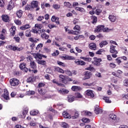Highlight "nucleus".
Segmentation results:
<instances>
[{
	"instance_id": "nucleus-57",
	"label": "nucleus",
	"mask_w": 128,
	"mask_h": 128,
	"mask_svg": "<svg viewBox=\"0 0 128 128\" xmlns=\"http://www.w3.org/2000/svg\"><path fill=\"white\" fill-rule=\"evenodd\" d=\"M59 66H66V64H64V63L62 62H60V61H58L57 62Z\"/></svg>"
},
{
	"instance_id": "nucleus-60",
	"label": "nucleus",
	"mask_w": 128,
	"mask_h": 128,
	"mask_svg": "<svg viewBox=\"0 0 128 128\" xmlns=\"http://www.w3.org/2000/svg\"><path fill=\"white\" fill-rule=\"evenodd\" d=\"M78 112H75L74 116H72V118L74 120V118H78Z\"/></svg>"
},
{
	"instance_id": "nucleus-14",
	"label": "nucleus",
	"mask_w": 128,
	"mask_h": 128,
	"mask_svg": "<svg viewBox=\"0 0 128 128\" xmlns=\"http://www.w3.org/2000/svg\"><path fill=\"white\" fill-rule=\"evenodd\" d=\"M85 93L86 94V96H88L91 98H94V92L92 90H87L86 91Z\"/></svg>"
},
{
	"instance_id": "nucleus-40",
	"label": "nucleus",
	"mask_w": 128,
	"mask_h": 128,
	"mask_svg": "<svg viewBox=\"0 0 128 128\" xmlns=\"http://www.w3.org/2000/svg\"><path fill=\"white\" fill-rule=\"evenodd\" d=\"M8 48H10V50H18V48L16 46L10 45L8 46Z\"/></svg>"
},
{
	"instance_id": "nucleus-24",
	"label": "nucleus",
	"mask_w": 128,
	"mask_h": 128,
	"mask_svg": "<svg viewBox=\"0 0 128 128\" xmlns=\"http://www.w3.org/2000/svg\"><path fill=\"white\" fill-rule=\"evenodd\" d=\"M62 116L65 118H72L70 114H68L66 112H63Z\"/></svg>"
},
{
	"instance_id": "nucleus-28",
	"label": "nucleus",
	"mask_w": 128,
	"mask_h": 128,
	"mask_svg": "<svg viewBox=\"0 0 128 128\" xmlns=\"http://www.w3.org/2000/svg\"><path fill=\"white\" fill-rule=\"evenodd\" d=\"M94 110L96 114H99L102 112V110L98 108H96Z\"/></svg>"
},
{
	"instance_id": "nucleus-30",
	"label": "nucleus",
	"mask_w": 128,
	"mask_h": 128,
	"mask_svg": "<svg viewBox=\"0 0 128 128\" xmlns=\"http://www.w3.org/2000/svg\"><path fill=\"white\" fill-rule=\"evenodd\" d=\"M30 66L32 68H33V70L36 68V63H34V61H30Z\"/></svg>"
},
{
	"instance_id": "nucleus-53",
	"label": "nucleus",
	"mask_w": 128,
	"mask_h": 128,
	"mask_svg": "<svg viewBox=\"0 0 128 128\" xmlns=\"http://www.w3.org/2000/svg\"><path fill=\"white\" fill-rule=\"evenodd\" d=\"M62 128H68V124H66L64 122H63L62 123Z\"/></svg>"
},
{
	"instance_id": "nucleus-49",
	"label": "nucleus",
	"mask_w": 128,
	"mask_h": 128,
	"mask_svg": "<svg viewBox=\"0 0 128 128\" xmlns=\"http://www.w3.org/2000/svg\"><path fill=\"white\" fill-rule=\"evenodd\" d=\"M38 64H42V66H44V64H46V60H38Z\"/></svg>"
},
{
	"instance_id": "nucleus-37",
	"label": "nucleus",
	"mask_w": 128,
	"mask_h": 128,
	"mask_svg": "<svg viewBox=\"0 0 128 128\" xmlns=\"http://www.w3.org/2000/svg\"><path fill=\"white\" fill-rule=\"evenodd\" d=\"M25 36H27V38H30V36H32V34H30V30H28L25 32Z\"/></svg>"
},
{
	"instance_id": "nucleus-47",
	"label": "nucleus",
	"mask_w": 128,
	"mask_h": 128,
	"mask_svg": "<svg viewBox=\"0 0 128 128\" xmlns=\"http://www.w3.org/2000/svg\"><path fill=\"white\" fill-rule=\"evenodd\" d=\"M75 96L77 98H82V95L80 92H77L75 94Z\"/></svg>"
},
{
	"instance_id": "nucleus-63",
	"label": "nucleus",
	"mask_w": 128,
	"mask_h": 128,
	"mask_svg": "<svg viewBox=\"0 0 128 128\" xmlns=\"http://www.w3.org/2000/svg\"><path fill=\"white\" fill-rule=\"evenodd\" d=\"M74 30H80V27L78 25H76L74 28Z\"/></svg>"
},
{
	"instance_id": "nucleus-2",
	"label": "nucleus",
	"mask_w": 128,
	"mask_h": 128,
	"mask_svg": "<svg viewBox=\"0 0 128 128\" xmlns=\"http://www.w3.org/2000/svg\"><path fill=\"white\" fill-rule=\"evenodd\" d=\"M10 82L12 86H16L20 84V81L16 78H12L10 80Z\"/></svg>"
},
{
	"instance_id": "nucleus-5",
	"label": "nucleus",
	"mask_w": 128,
	"mask_h": 128,
	"mask_svg": "<svg viewBox=\"0 0 128 128\" xmlns=\"http://www.w3.org/2000/svg\"><path fill=\"white\" fill-rule=\"evenodd\" d=\"M108 120L111 122H116V115L112 114H110L108 116Z\"/></svg>"
},
{
	"instance_id": "nucleus-62",
	"label": "nucleus",
	"mask_w": 128,
	"mask_h": 128,
	"mask_svg": "<svg viewBox=\"0 0 128 128\" xmlns=\"http://www.w3.org/2000/svg\"><path fill=\"white\" fill-rule=\"evenodd\" d=\"M102 12V10L98 8L96 9V14H98H98H100V13Z\"/></svg>"
},
{
	"instance_id": "nucleus-59",
	"label": "nucleus",
	"mask_w": 128,
	"mask_h": 128,
	"mask_svg": "<svg viewBox=\"0 0 128 128\" xmlns=\"http://www.w3.org/2000/svg\"><path fill=\"white\" fill-rule=\"evenodd\" d=\"M124 86H128V79H126L124 80Z\"/></svg>"
},
{
	"instance_id": "nucleus-29",
	"label": "nucleus",
	"mask_w": 128,
	"mask_h": 128,
	"mask_svg": "<svg viewBox=\"0 0 128 128\" xmlns=\"http://www.w3.org/2000/svg\"><path fill=\"white\" fill-rule=\"evenodd\" d=\"M36 78L32 76L27 78L26 82H34Z\"/></svg>"
},
{
	"instance_id": "nucleus-6",
	"label": "nucleus",
	"mask_w": 128,
	"mask_h": 128,
	"mask_svg": "<svg viewBox=\"0 0 128 128\" xmlns=\"http://www.w3.org/2000/svg\"><path fill=\"white\" fill-rule=\"evenodd\" d=\"M45 84L44 83H42V82H40L38 84V88H38V92H39V94H42V95H44V92L42 91V88H42L44 86Z\"/></svg>"
},
{
	"instance_id": "nucleus-26",
	"label": "nucleus",
	"mask_w": 128,
	"mask_h": 128,
	"mask_svg": "<svg viewBox=\"0 0 128 128\" xmlns=\"http://www.w3.org/2000/svg\"><path fill=\"white\" fill-rule=\"evenodd\" d=\"M100 62H102V60L100 58H96L94 59V64L96 66H100Z\"/></svg>"
},
{
	"instance_id": "nucleus-12",
	"label": "nucleus",
	"mask_w": 128,
	"mask_h": 128,
	"mask_svg": "<svg viewBox=\"0 0 128 128\" xmlns=\"http://www.w3.org/2000/svg\"><path fill=\"white\" fill-rule=\"evenodd\" d=\"M20 70H24L26 72H28V68H26V64H24V63H22L20 65Z\"/></svg>"
},
{
	"instance_id": "nucleus-58",
	"label": "nucleus",
	"mask_w": 128,
	"mask_h": 128,
	"mask_svg": "<svg viewBox=\"0 0 128 128\" xmlns=\"http://www.w3.org/2000/svg\"><path fill=\"white\" fill-rule=\"evenodd\" d=\"M82 122H90V121L88 118H83L82 119Z\"/></svg>"
},
{
	"instance_id": "nucleus-7",
	"label": "nucleus",
	"mask_w": 128,
	"mask_h": 128,
	"mask_svg": "<svg viewBox=\"0 0 128 128\" xmlns=\"http://www.w3.org/2000/svg\"><path fill=\"white\" fill-rule=\"evenodd\" d=\"M16 26H12V27L10 29V36H14V34H16Z\"/></svg>"
},
{
	"instance_id": "nucleus-43",
	"label": "nucleus",
	"mask_w": 128,
	"mask_h": 128,
	"mask_svg": "<svg viewBox=\"0 0 128 128\" xmlns=\"http://www.w3.org/2000/svg\"><path fill=\"white\" fill-rule=\"evenodd\" d=\"M64 4L66 8H72V4L69 2H64Z\"/></svg>"
},
{
	"instance_id": "nucleus-44",
	"label": "nucleus",
	"mask_w": 128,
	"mask_h": 128,
	"mask_svg": "<svg viewBox=\"0 0 128 128\" xmlns=\"http://www.w3.org/2000/svg\"><path fill=\"white\" fill-rule=\"evenodd\" d=\"M52 6L54 10H60V5L58 4H54Z\"/></svg>"
},
{
	"instance_id": "nucleus-33",
	"label": "nucleus",
	"mask_w": 128,
	"mask_h": 128,
	"mask_svg": "<svg viewBox=\"0 0 128 128\" xmlns=\"http://www.w3.org/2000/svg\"><path fill=\"white\" fill-rule=\"evenodd\" d=\"M38 114V110H32L30 112V114L31 116H36Z\"/></svg>"
},
{
	"instance_id": "nucleus-20",
	"label": "nucleus",
	"mask_w": 128,
	"mask_h": 128,
	"mask_svg": "<svg viewBox=\"0 0 128 128\" xmlns=\"http://www.w3.org/2000/svg\"><path fill=\"white\" fill-rule=\"evenodd\" d=\"M58 94H68L69 91L66 89H62L60 90H58Z\"/></svg>"
},
{
	"instance_id": "nucleus-35",
	"label": "nucleus",
	"mask_w": 128,
	"mask_h": 128,
	"mask_svg": "<svg viewBox=\"0 0 128 128\" xmlns=\"http://www.w3.org/2000/svg\"><path fill=\"white\" fill-rule=\"evenodd\" d=\"M16 14L18 18H22V10L17 11Z\"/></svg>"
},
{
	"instance_id": "nucleus-19",
	"label": "nucleus",
	"mask_w": 128,
	"mask_h": 128,
	"mask_svg": "<svg viewBox=\"0 0 128 128\" xmlns=\"http://www.w3.org/2000/svg\"><path fill=\"white\" fill-rule=\"evenodd\" d=\"M74 62L76 64H79V66H86V62L82 60H76Z\"/></svg>"
},
{
	"instance_id": "nucleus-56",
	"label": "nucleus",
	"mask_w": 128,
	"mask_h": 128,
	"mask_svg": "<svg viewBox=\"0 0 128 128\" xmlns=\"http://www.w3.org/2000/svg\"><path fill=\"white\" fill-rule=\"evenodd\" d=\"M121 58H117L116 60L117 62V64H120L122 63V60H121Z\"/></svg>"
},
{
	"instance_id": "nucleus-41",
	"label": "nucleus",
	"mask_w": 128,
	"mask_h": 128,
	"mask_svg": "<svg viewBox=\"0 0 128 128\" xmlns=\"http://www.w3.org/2000/svg\"><path fill=\"white\" fill-rule=\"evenodd\" d=\"M103 100H104L107 104H110V102H112V101L110 100V98L108 97L104 96Z\"/></svg>"
},
{
	"instance_id": "nucleus-55",
	"label": "nucleus",
	"mask_w": 128,
	"mask_h": 128,
	"mask_svg": "<svg viewBox=\"0 0 128 128\" xmlns=\"http://www.w3.org/2000/svg\"><path fill=\"white\" fill-rule=\"evenodd\" d=\"M14 40L15 42H18L20 40V37L16 36L14 38Z\"/></svg>"
},
{
	"instance_id": "nucleus-25",
	"label": "nucleus",
	"mask_w": 128,
	"mask_h": 128,
	"mask_svg": "<svg viewBox=\"0 0 128 128\" xmlns=\"http://www.w3.org/2000/svg\"><path fill=\"white\" fill-rule=\"evenodd\" d=\"M72 90L74 92H78V90H82V88L78 86H72Z\"/></svg>"
},
{
	"instance_id": "nucleus-39",
	"label": "nucleus",
	"mask_w": 128,
	"mask_h": 128,
	"mask_svg": "<svg viewBox=\"0 0 128 128\" xmlns=\"http://www.w3.org/2000/svg\"><path fill=\"white\" fill-rule=\"evenodd\" d=\"M122 50L125 54H128V50L126 47H122Z\"/></svg>"
},
{
	"instance_id": "nucleus-36",
	"label": "nucleus",
	"mask_w": 128,
	"mask_h": 128,
	"mask_svg": "<svg viewBox=\"0 0 128 128\" xmlns=\"http://www.w3.org/2000/svg\"><path fill=\"white\" fill-rule=\"evenodd\" d=\"M75 10H78V12H86V10H84V8H82L76 7L75 8Z\"/></svg>"
},
{
	"instance_id": "nucleus-16",
	"label": "nucleus",
	"mask_w": 128,
	"mask_h": 128,
	"mask_svg": "<svg viewBox=\"0 0 128 128\" xmlns=\"http://www.w3.org/2000/svg\"><path fill=\"white\" fill-rule=\"evenodd\" d=\"M13 8H14V4L13 3L12 1L10 0L8 5V10H12Z\"/></svg>"
},
{
	"instance_id": "nucleus-3",
	"label": "nucleus",
	"mask_w": 128,
	"mask_h": 128,
	"mask_svg": "<svg viewBox=\"0 0 128 128\" xmlns=\"http://www.w3.org/2000/svg\"><path fill=\"white\" fill-rule=\"evenodd\" d=\"M102 30H104V25H99L96 26V28L94 29V32H100Z\"/></svg>"
},
{
	"instance_id": "nucleus-17",
	"label": "nucleus",
	"mask_w": 128,
	"mask_h": 128,
	"mask_svg": "<svg viewBox=\"0 0 128 128\" xmlns=\"http://www.w3.org/2000/svg\"><path fill=\"white\" fill-rule=\"evenodd\" d=\"M60 80L63 82L64 84H68V82L66 80V76H64L62 74H60L59 76Z\"/></svg>"
},
{
	"instance_id": "nucleus-52",
	"label": "nucleus",
	"mask_w": 128,
	"mask_h": 128,
	"mask_svg": "<svg viewBox=\"0 0 128 128\" xmlns=\"http://www.w3.org/2000/svg\"><path fill=\"white\" fill-rule=\"evenodd\" d=\"M44 18V16H39L37 18L38 22H42V20H43Z\"/></svg>"
},
{
	"instance_id": "nucleus-34",
	"label": "nucleus",
	"mask_w": 128,
	"mask_h": 128,
	"mask_svg": "<svg viewBox=\"0 0 128 128\" xmlns=\"http://www.w3.org/2000/svg\"><path fill=\"white\" fill-rule=\"evenodd\" d=\"M106 44H108V42L106 40H103L99 44L100 48H102L104 46H106Z\"/></svg>"
},
{
	"instance_id": "nucleus-46",
	"label": "nucleus",
	"mask_w": 128,
	"mask_h": 128,
	"mask_svg": "<svg viewBox=\"0 0 128 128\" xmlns=\"http://www.w3.org/2000/svg\"><path fill=\"white\" fill-rule=\"evenodd\" d=\"M37 40H36V38H28V41L31 42H36Z\"/></svg>"
},
{
	"instance_id": "nucleus-23",
	"label": "nucleus",
	"mask_w": 128,
	"mask_h": 128,
	"mask_svg": "<svg viewBox=\"0 0 128 128\" xmlns=\"http://www.w3.org/2000/svg\"><path fill=\"white\" fill-rule=\"evenodd\" d=\"M89 47L90 50H96V43H90L89 44Z\"/></svg>"
},
{
	"instance_id": "nucleus-10",
	"label": "nucleus",
	"mask_w": 128,
	"mask_h": 128,
	"mask_svg": "<svg viewBox=\"0 0 128 128\" xmlns=\"http://www.w3.org/2000/svg\"><path fill=\"white\" fill-rule=\"evenodd\" d=\"M116 46H114L112 44L110 46V54H118V50H116Z\"/></svg>"
},
{
	"instance_id": "nucleus-38",
	"label": "nucleus",
	"mask_w": 128,
	"mask_h": 128,
	"mask_svg": "<svg viewBox=\"0 0 128 128\" xmlns=\"http://www.w3.org/2000/svg\"><path fill=\"white\" fill-rule=\"evenodd\" d=\"M80 58L82 60H85L86 62H91L92 61V58H86L84 56H80Z\"/></svg>"
},
{
	"instance_id": "nucleus-8",
	"label": "nucleus",
	"mask_w": 128,
	"mask_h": 128,
	"mask_svg": "<svg viewBox=\"0 0 128 128\" xmlns=\"http://www.w3.org/2000/svg\"><path fill=\"white\" fill-rule=\"evenodd\" d=\"M34 56L37 60H38V58L39 60H42V58H46V56L40 54H34Z\"/></svg>"
},
{
	"instance_id": "nucleus-31",
	"label": "nucleus",
	"mask_w": 128,
	"mask_h": 128,
	"mask_svg": "<svg viewBox=\"0 0 128 128\" xmlns=\"http://www.w3.org/2000/svg\"><path fill=\"white\" fill-rule=\"evenodd\" d=\"M28 109L27 108H24L23 110V112H22V114H23V116L22 115V116L23 118H26V114H28Z\"/></svg>"
},
{
	"instance_id": "nucleus-48",
	"label": "nucleus",
	"mask_w": 128,
	"mask_h": 128,
	"mask_svg": "<svg viewBox=\"0 0 128 128\" xmlns=\"http://www.w3.org/2000/svg\"><path fill=\"white\" fill-rule=\"evenodd\" d=\"M60 54V52L58 50H56V52H54L52 55V56H58Z\"/></svg>"
},
{
	"instance_id": "nucleus-13",
	"label": "nucleus",
	"mask_w": 128,
	"mask_h": 128,
	"mask_svg": "<svg viewBox=\"0 0 128 128\" xmlns=\"http://www.w3.org/2000/svg\"><path fill=\"white\" fill-rule=\"evenodd\" d=\"M4 98H5V100H10V96H9L8 92L6 89L4 90Z\"/></svg>"
},
{
	"instance_id": "nucleus-64",
	"label": "nucleus",
	"mask_w": 128,
	"mask_h": 128,
	"mask_svg": "<svg viewBox=\"0 0 128 128\" xmlns=\"http://www.w3.org/2000/svg\"><path fill=\"white\" fill-rule=\"evenodd\" d=\"M58 50H62V52H64V50H66L67 48L64 46H62V47L59 48Z\"/></svg>"
},
{
	"instance_id": "nucleus-9",
	"label": "nucleus",
	"mask_w": 128,
	"mask_h": 128,
	"mask_svg": "<svg viewBox=\"0 0 128 128\" xmlns=\"http://www.w3.org/2000/svg\"><path fill=\"white\" fill-rule=\"evenodd\" d=\"M90 76H92V72L88 71L86 72L84 74V77L83 78V80H88L90 78Z\"/></svg>"
},
{
	"instance_id": "nucleus-21",
	"label": "nucleus",
	"mask_w": 128,
	"mask_h": 128,
	"mask_svg": "<svg viewBox=\"0 0 128 128\" xmlns=\"http://www.w3.org/2000/svg\"><path fill=\"white\" fill-rule=\"evenodd\" d=\"M58 20H60V18H56L54 16H52L51 18V20L53 22H56L57 24H60V21Z\"/></svg>"
},
{
	"instance_id": "nucleus-45",
	"label": "nucleus",
	"mask_w": 128,
	"mask_h": 128,
	"mask_svg": "<svg viewBox=\"0 0 128 128\" xmlns=\"http://www.w3.org/2000/svg\"><path fill=\"white\" fill-rule=\"evenodd\" d=\"M35 93L34 90H29L26 92V94H27V96H32V94H34Z\"/></svg>"
},
{
	"instance_id": "nucleus-4",
	"label": "nucleus",
	"mask_w": 128,
	"mask_h": 128,
	"mask_svg": "<svg viewBox=\"0 0 128 128\" xmlns=\"http://www.w3.org/2000/svg\"><path fill=\"white\" fill-rule=\"evenodd\" d=\"M38 1H32L31 3V6L32 8H36V11L40 10V7L38 6Z\"/></svg>"
},
{
	"instance_id": "nucleus-15",
	"label": "nucleus",
	"mask_w": 128,
	"mask_h": 128,
	"mask_svg": "<svg viewBox=\"0 0 128 128\" xmlns=\"http://www.w3.org/2000/svg\"><path fill=\"white\" fill-rule=\"evenodd\" d=\"M108 18L112 22H114L116 20V16L114 15L111 14L108 16Z\"/></svg>"
},
{
	"instance_id": "nucleus-1",
	"label": "nucleus",
	"mask_w": 128,
	"mask_h": 128,
	"mask_svg": "<svg viewBox=\"0 0 128 128\" xmlns=\"http://www.w3.org/2000/svg\"><path fill=\"white\" fill-rule=\"evenodd\" d=\"M42 24H36L32 28V30L34 34H38L40 30H42Z\"/></svg>"
},
{
	"instance_id": "nucleus-11",
	"label": "nucleus",
	"mask_w": 128,
	"mask_h": 128,
	"mask_svg": "<svg viewBox=\"0 0 128 128\" xmlns=\"http://www.w3.org/2000/svg\"><path fill=\"white\" fill-rule=\"evenodd\" d=\"M62 60H74V57L72 56H62Z\"/></svg>"
},
{
	"instance_id": "nucleus-27",
	"label": "nucleus",
	"mask_w": 128,
	"mask_h": 128,
	"mask_svg": "<svg viewBox=\"0 0 128 128\" xmlns=\"http://www.w3.org/2000/svg\"><path fill=\"white\" fill-rule=\"evenodd\" d=\"M68 102H72L74 101V96L72 95H70L68 96Z\"/></svg>"
},
{
	"instance_id": "nucleus-50",
	"label": "nucleus",
	"mask_w": 128,
	"mask_h": 128,
	"mask_svg": "<svg viewBox=\"0 0 128 128\" xmlns=\"http://www.w3.org/2000/svg\"><path fill=\"white\" fill-rule=\"evenodd\" d=\"M64 72L67 74V76H72V72L68 70H65Z\"/></svg>"
},
{
	"instance_id": "nucleus-32",
	"label": "nucleus",
	"mask_w": 128,
	"mask_h": 128,
	"mask_svg": "<svg viewBox=\"0 0 128 128\" xmlns=\"http://www.w3.org/2000/svg\"><path fill=\"white\" fill-rule=\"evenodd\" d=\"M41 38H45V40H48L50 35L46 34V33H44L41 34Z\"/></svg>"
},
{
	"instance_id": "nucleus-61",
	"label": "nucleus",
	"mask_w": 128,
	"mask_h": 128,
	"mask_svg": "<svg viewBox=\"0 0 128 128\" xmlns=\"http://www.w3.org/2000/svg\"><path fill=\"white\" fill-rule=\"evenodd\" d=\"M14 22L18 26H19V24H22V22H20V20H14Z\"/></svg>"
},
{
	"instance_id": "nucleus-18",
	"label": "nucleus",
	"mask_w": 128,
	"mask_h": 128,
	"mask_svg": "<svg viewBox=\"0 0 128 128\" xmlns=\"http://www.w3.org/2000/svg\"><path fill=\"white\" fill-rule=\"evenodd\" d=\"M28 28H30V25L28 24L24 25L20 27V30H28Z\"/></svg>"
},
{
	"instance_id": "nucleus-54",
	"label": "nucleus",
	"mask_w": 128,
	"mask_h": 128,
	"mask_svg": "<svg viewBox=\"0 0 128 128\" xmlns=\"http://www.w3.org/2000/svg\"><path fill=\"white\" fill-rule=\"evenodd\" d=\"M104 52V50L102 49H100L96 52V54H102V53Z\"/></svg>"
},
{
	"instance_id": "nucleus-22",
	"label": "nucleus",
	"mask_w": 128,
	"mask_h": 128,
	"mask_svg": "<svg viewBox=\"0 0 128 128\" xmlns=\"http://www.w3.org/2000/svg\"><path fill=\"white\" fill-rule=\"evenodd\" d=\"M2 20H4V22H8L10 20V18L8 15H2Z\"/></svg>"
},
{
	"instance_id": "nucleus-42",
	"label": "nucleus",
	"mask_w": 128,
	"mask_h": 128,
	"mask_svg": "<svg viewBox=\"0 0 128 128\" xmlns=\"http://www.w3.org/2000/svg\"><path fill=\"white\" fill-rule=\"evenodd\" d=\"M86 70H90V72H94L96 70H94V68L92 67V66H90L89 67L86 68H85Z\"/></svg>"
},
{
	"instance_id": "nucleus-51",
	"label": "nucleus",
	"mask_w": 128,
	"mask_h": 128,
	"mask_svg": "<svg viewBox=\"0 0 128 128\" xmlns=\"http://www.w3.org/2000/svg\"><path fill=\"white\" fill-rule=\"evenodd\" d=\"M84 114H85V116H90L92 114V112H88V111H84Z\"/></svg>"
}]
</instances>
